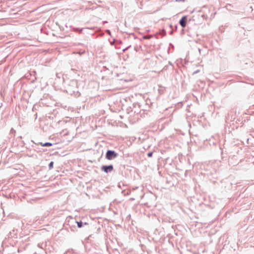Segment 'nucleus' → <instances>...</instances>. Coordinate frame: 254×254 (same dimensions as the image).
I'll return each mask as SVG.
<instances>
[{"label":"nucleus","instance_id":"6","mask_svg":"<svg viewBox=\"0 0 254 254\" xmlns=\"http://www.w3.org/2000/svg\"><path fill=\"white\" fill-rule=\"evenodd\" d=\"M53 162H51L50 164H49V168L50 169H51L53 168Z\"/></svg>","mask_w":254,"mask_h":254},{"label":"nucleus","instance_id":"3","mask_svg":"<svg viewBox=\"0 0 254 254\" xmlns=\"http://www.w3.org/2000/svg\"><path fill=\"white\" fill-rule=\"evenodd\" d=\"M187 23V17L186 16H183L180 21V24L182 27H185L186 26Z\"/></svg>","mask_w":254,"mask_h":254},{"label":"nucleus","instance_id":"4","mask_svg":"<svg viewBox=\"0 0 254 254\" xmlns=\"http://www.w3.org/2000/svg\"><path fill=\"white\" fill-rule=\"evenodd\" d=\"M41 145L42 146H51L52 144L51 143L47 142L44 144L41 143Z\"/></svg>","mask_w":254,"mask_h":254},{"label":"nucleus","instance_id":"2","mask_svg":"<svg viewBox=\"0 0 254 254\" xmlns=\"http://www.w3.org/2000/svg\"><path fill=\"white\" fill-rule=\"evenodd\" d=\"M101 169L105 172L108 173L111 172L113 170V167L112 165L103 166L101 168Z\"/></svg>","mask_w":254,"mask_h":254},{"label":"nucleus","instance_id":"7","mask_svg":"<svg viewBox=\"0 0 254 254\" xmlns=\"http://www.w3.org/2000/svg\"><path fill=\"white\" fill-rule=\"evenodd\" d=\"M152 152H149L148 153V157H151L152 156Z\"/></svg>","mask_w":254,"mask_h":254},{"label":"nucleus","instance_id":"1","mask_svg":"<svg viewBox=\"0 0 254 254\" xmlns=\"http://www.w3.org/2000/svg\"><path fill=\"white\" fill-rule=\"evenodd\" d=\"M117 154L114 151L109 150L106 153L107 159H112L117 157Z\"/></svg>","mask_w":254,"mask_h":254},{"label":"nucleus","instance_id":"5","mask_svg":"<svg viewBox=\"0 0 254 254\" xmlns=\"http://www.w3.org/2000/svg\"><path fill=\"white\" fill-rule=\"evenodd\" d=\"M77 226L79 228H81L82 226V222L81 221L77 222Z\"/></svg>","mask_w":254,"mask_h":254}]
</instances>
